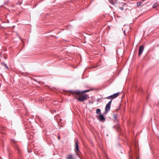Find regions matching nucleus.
<instances>
[{
  "label": "nucleus",
  "mask_w": 159,
  "mask_h": 159,
  "mask_svg": "<svg viewBox=\"0 0 159 159\" xmlns=\"http://www.w3.org/2000/svg\"><path fill=\"white\" fill-rule=\"evenodd\" d=\"M98 119L100 121L105 120V119L102 115L100 114L98 116H97Z\"/></svg>",
  "instance_id": "nucleus-6"
},
{
  "label": "nucleus",
  "mask_w": 159,
  "mask_h": 159,
  "mask_svg": "<svg viewBox=\"0 0 159 159\" xmlns=\"http://www.w3.org/2000/svg\"><path fill=\"white\" fill-rule=\"evenodd\" d=\"M120 9L121 11H123L124 10V8L123 7H121L120 8Z\"/></svg>",
  "instance_id": "nucleus-15"
},
{
  "label": "nucleus",
  "mask_w": 159,
  "mask_h": 159,
  "mask_svg": "<svg viewBox=\"0 0 159 159\" xmlns=\"http://www.w3.org/2000/svg\"><path fill=\"white\" fill-rule=\"evenodd\" d=\"M112 4H114V3H113V2H110Z\"/></svg>",
  "instance_id": "nucleus-16"
},
{
  "label": "nucleus",
  "mask_w": 159,
  "mask_h": 159,
  "mask_svg": "<svg viewBox=\"0 0 159 159\" xmlns=\"http://www.w3.org/2000/svg\"><path fill=\"white\" fill-rule=\"evenodd\" d=\"M157 3H154V4L152 6V7L153 8H154L156 7H157Z\"/></svg>",
  "instance_id": "nucleus-12"
},
{
  "label": "nucleus",
  "mask_w": 159,
  "mask_h": 159,
  "mask_svg": "<svg viewBox=\"0 0 159 159\" xmlns=\"http://www.w3.org/2000/svg\"><path fill=\"white\" fill-rule=\"evenodd\" d=\"M119 94V92H118L116 93H114L112 95H111L112 97V100L116 98L117 97Z\"/></svg>",
  "instance_id": "nucleus-7"
},
{
  "label": "nucleus",
  "mask_w": 159,
  "mask_h": 159,
  "mask_svg": "<svg viewBox=\"0 0 159 159\" xmlns=\"http://www.w3.org/2000/svg\"><path fill=\"white\" fill-rule=\"evenodd\" d=\"M142 3L141 2H138L137 3V6H139L141 5Z\"/></svg>",
  "instance_id": "nucleus-14"
},
{
  "label": "nucleus",
  "mask_w": 159,
  "mask_h": 159,
  "mask_svg": "<svg viewBox=\"0 0 159 159\" xmlns=\"http://www.w3.org/2000/svg\"><path fill=\"white\" fill-rule=\"evenodd\" d=\"M96 113L98 114H101V110L99 109H97L96 110Z\"/></svg>",
  "instance_id": "nucleus-9"
},
{
  "label": "nucleus",
  "mask_w": 159,
  "mask_h": 159,
  "mask_svg": "<svg viewBox=\"0 0 159 159\" xmlns=\"http://www.w3.org/2000/svg\"><path fill=\"white\" fill-rule=\"evenodd\" d=\"M78 140H76L75 141V151L77 154H78V153L80 152V150L79 148L78 147Z\"/></svg>",
  "instance_id": "nucleus-5"
},
{
  "label": "nucleus",
  "mask_w": 159,
  "mask_h": 159,
  "mask_svg": "<svg viewBox=\"0 0 159 159\" xmlns=\"http://www.w3.org/2000/svg\"><path fill=\"white\" fill-rule=\"evenodd\" d=\"M113 118L115 120H116L117 117V115L116 114H114L113 115Z\"/></svg>",
  "instance_id": "nucleus-11"
},
{
  "label": "nucleus",
  "mask_w": 159,
  "mask_h": 159,
  "mask_svg": "<svg viewBox=\"0 0 159 159\" xmlns=\"http://www.w3.org/2000/svg\"><path fill=\"white\" fill-rule=\"evenodd\" d=\"M111 102L112 100H111L107 104L105 108V113H107L110 111Z\"/></svg>",
  "instance_id": "nucleus-2"
},
{
  "label": "nucleus",
  "mask_w": 159,
  "mask_h": 159,
  "mask_svg": "<svg viewBox=\"0 0 159 159\" xmlns=\"http://www.w3.org/2000/svg\"><path fill=\"white\" fill-rule=\"evenodd\" d=\"M144 49V46L142 45L139 47V56H140L142 53Z\"/></svg>",
  "instance_id": "nucleus-4"
},
{
  "label": "nucleus",
  "mask_w": 159,
  "mask_h": 159,
  "mask_svg": "<svg viewBox=\"0 0 159 159\" xmlns=\"http://www.w3.org/2000/svg\"><path fill=\"white\" fill-rule=\"evenodd\" d=\"M66 158L67 159H74L72 155H68L67 157Z\"/></svg>",
  "instance_id": "nucleus-8"
},
{
  "label": "nucleus",
  "mask_w": 159,
  "mask_h": 159,
  "mask_svg": "<svg viewBox=\"0 0 159 159\" xmlns=\"http://www.w3.org/2000/svg\"><path fill=\"white\" fill-rule=\"evenodd\" d=\"M89 90H85L84 91H82L81 92H80V91H78V90H75L74 91H71L70 93L72 94H73L74 95H75V94H79L81 93H87L89 92Z\"/></svg>",
  "instance_id": "nucleus-3"
},
{
  "label": "nucleus",
  "mask_w": 159,
  "mask_h": 159,
  "mask_svg": "<svg viewBox=\"0 0 159 159\" xmlns=\"http://www.w3.org/2000/svg\"><path fill=\"white\" fill-rule=\"evenodd\" d=\"M1 64H2V65H4V66H5V67L6 68H7V69H8V66H7V65L5 63H3V62H2V63H1Z\"/></svg>",
  "instance_id": "nucleus-10"
},
{
  "label": "nucleus",
  "mask_w": 159,
  "mask_h": 159,
  "mask_svg": "<svg viewBox=\"0 0 159 159\" xmlns=\"http://www.w3.org/2000/svg\"><path fill=\"white\" fill-rule=\"evenodd\" d=\"M106 98L108 99H111V100L112 101V97H111V95L107 97Z\"/></svg>",
  "instance_id": "nucleus-13"
},
{
  "label": "nucleus",
  "mask_w": 159,
  "mask_h": 159,
  "mask_svg": "<svg viewBox=\"0 0 159 159\" xmlns=\"http://www.w3.org/2000/svg\"><path fill=\"white\" fill-rule=\"evenodd\" d=\"M125 30H124V34H125Z\"/></svg>",
  "instance_id": "nucleus-17"
},
{
  "label": "nucleus",
  "mask_w": 159,
  "mask_h": 159,
  "mask_svg": "<svg viewBox=\"0 0 159 159\" xmlns=\"http://www.w3.org/2000/svg\"><path fill=\"white\" fill-rule=\"evenodd\" d=\"M79 94V97H78L77 96H75V98L79 101L83 102L88 98V95L87 94H84L83 95H81L80 94Z\"/></svg>",
  "instance_id": "nucleus-1"
},
{
  "label": "nucleus",
  "mask_w": 159,
  "mask_h": 159,
  "mask_svg": "<svg viewBox=\"0 0 159 159\" xmlns=\"http://www.w3.org/2000/svg\"><path fill=\"white\" fill-rule=\"evenodd\" d=\"M60 138H58V139L60 140Z\"/></svg>",
  "instance_id": "nucleus-18"
}]
</instances>
